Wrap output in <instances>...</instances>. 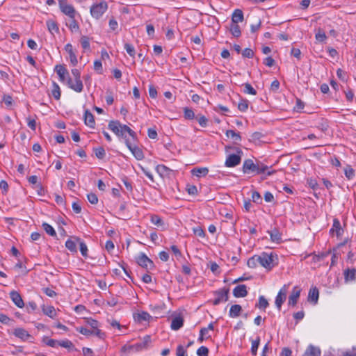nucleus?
<instances>
[{
  "label": "nucleus",
  "mask_w": 356,
  "mask_h": 356,
  "mask_svg": "<svg viewBox=\"0 0 356 356\" xmlns=\"http://www.w3.org/2000/svg\"><path fill=\"white\" fill-rule=\"evenodd\" d=\"M152 337L150 335H145L142 341L134 344H125L120 348L121 356H128L131 353H138L149 349L152 346Z\"/></svg>",
  "instance_id": "f257e3e1"
},
{
  "label": "nucleus",
  "mask_w": 356,
  "mask_h": 356,
  "mask_svg": "<svg viewBox=\"0 0 356 356\" xmlns=\"http://www.w3.org/2000/svg\"><path fill=\"white\" fill-rule=\"evenodd\" d=\"M108 128L111 130L118 137H122L124 139H128L126 133H127L134 141L137 140V135L135 131L131 129L127 125L122 124L118 120H112L108 123Z\"/></svg>",
  "instance_id": "f03ea898"
},
{
  "label": "nucleus",
  "mask_w": 356,
  "mask_h": 356,
  "mask_svg": "<svg viewBox=\"0 0 356 356\" xmlns=\"http://www.w3.org/2000/svg\"><path fill=\"white\" fill-rule=\"evenodd\" d=\"M72 74L74 78L75 83L72 81V78L68 76V79H67L66 84L67 86L76 92H82L83 89V84L82 81L81 80V72L78 69H72Z\"/></svg>",
  "instance_id": "7ed1b4c3"
},
{
  "label": "nucleus",
  "mask_w": 356,
  "mask_h": 356,
  "mask_svg": "<svg viewBox=\"0 0 356 356\" xmlns=\"http://www.w3.org/2000/svg\"><path fill=\"white\" fill-rule=\"evenodd\" d=\"M259 264L268 270H271L276 264L277 256L273 253L263 252L259 255Z\"/></svg>",
  "instance_id": "20e7f679"
},
{
  "label": "nucleus",
  "mask_w": 356,
  "mask_h": 356,
  "mask_svg": "<svg viewBox=\"0 0 356 356\" xmlns=\"http://www.w3.org/2000/svg\"><path fill=\"white\" fill-rule=\"evenodd\" d=\"M234 149L236 150V154H229L227 156L225 163L226 167L233 168L238 165L241 163L243 152L238 147H236Z\"/></svg>",
  "instance_id": "39448f33"
},
{
  "label": "nucleus",
  "mask_w": 356,
  "mask_h": 356,
  "mask_svg": "<svg viewBox=\"0 0 356 356\" xmlns=\"http://www.w3.org/2000/svg\"><path fill=\"white\" fill-rule=\"evenodd\" d=\"M108 9V4L106 1H101L98 3H95L90 7V14L92 17L98 19Z\"/></svg>",
  "instance_id": "423d86ee"
},
{
  "label": "nucleus",
  "mask_w": 356,
  "mask_h": 356,
  "mask_svg": "<svg viewBox=\"0 0 356 356\" xmlns=\"http://www.w3.org/2000/svg\"><path fill=\"white\" fill-rule=\"evenodd\" d=\"M137 264L142 268L149 270L154 268L155 266L152 259H150L144 252H140L136 257Z\"/></svg>",
  "instance_id": "0eeeda50"
},
{
  "label": "nucleus",
  "mask_w": 356,
  "mask_h": 356,
  "mask_svg": "<svg viewBox=\"0 0 356 356\" xmlns=\"http://www.w3.org/2000/svg\"><path fill=\"white\" fill-rule=\"evenodd\" d=\"M126 146L131 151L134 156L138 161L144 159V154L143 150L136 145H133L129 139H126Z\"/></svg>",
  "instance_id": "6e6552de"
},
{
  "label": "nucleus",
  "mask_w": 356,
  "mask_h": 356,
  "mask_svg": "<svg viewBox=\"0 0 356 356\" xmlns=\"http://www.w3.org/2000/svg\"><path fill=\"white\" fill-rule=\"evenodd\" d=\"M229 289L223 288L221 290H219L215 293V298L213 301V304L214 305H217L220 302H226L229 298Z\"/></svg>",
  "instance_id": "1a4fd4ad"
},
{
  "label": "nucleus",
  "mask_w": 356,
  "mask_h": 356,
  "mask_svg": "<svg viewBox=\"0 0 356 356\" xmlns=\"http://www.w3.org/2000/svg\"><path fill=\"white\" fill-rule=\"evenodd\" d=\"M287 285L284 284L281 289L279 291L276 298H275V305L278 310L281 309L282 305L284 303V302L286 300V293H287Z\"/></svg>",
  "instance_id": "9d476101"
},
{
  "label": "nucleus",
  "mask_w": 356,
  "mask_h": 356,
  "mask_svg": "<svg viewBox=\"0 0 356 356\" xmlns=\"http://www.w3.org/2000/svg\"><path fill=\"white\" fill-rule=\"evenodd\" d=\"M242 170L245 174H249L250 172L257 174V162L254 163L252 159H246L243 162Z\"/></svg>",
  "instance_id": "9b49d317"
},
{
  "label": "nucleus",
  "mask_w": 356,
  "mask_h": 356,
  "mask_svg": "<svg viewBox=\"0 0 356 356\" xmlns=\"http://www.w3.org/2000/svg\"><path fill=\"white\" fill-rule=\"evenodd\" d=\"M301 289L299 286H296L293 287L290 296H289L288 305L289 306L294 307L300 298Z\"/></svg>",
  "instance_id": "f8f14e48"
},
{
  "label": "nucleus",
  "mask_w": 356,
  "mask_h": 356,
  "mask_svg": "<svg viewBox=\"0 0 356 356\" xmlns=\"http://www.w3.org/2000/svg\"><path fill=\"white\" fill-rule=\"evenodd\" d=\"M59 6L61 11L70 18H74L75 10L72 5L65 3L63 1L59 0Z\"/></svg>",
  "instance_id": "ddd939ff"
},
{
  "label": "nucleus",
  "mask_w": 356,
  "mask_h": 356,
  "mask_svg": "<svg viewBox=\"0 0 356 356\" xmlns=\"http://www.w3.org/2000/svg\"><path fill=\"white\" fill-rule=\"evenodd\" d=\"M151 318V315L148 312L145 311L134 314V319L138 323L149 322Z\"/></svg>",
  "instance_id": "4468645a"
},
{
  "label": "nucleus",
  "mask_w": 356,
  "mask_h": 356,
  "mask_svg": "<svg viewBox=\"0 0 356 356\" xmlns=\"http://www.w3.org/2000/svg\"><path fill=\"white\" fill-rule=\"evenodd\" d=\"M9 295L12 301L17 307L22 308L24 307V302L19 292L13 290L10 292Z\"/></svg>",
  "instance_id": "2eb2a0df"
},
{
  "label": "nucleus",
  "mask_w": 356,
  "mask_h": 356,
  "mask_svg": "<svg viewBox=\"0 0 356 356\" xmlns=\"http://www.w3.org/2000/svg\"><path fill=\"white\" fill-rule=\"evenodd\" d=\"M55 71L59 76V80L61 82H64L67 79H68L69 72L64 65H56L55 66Z\"/></svg>",
  "instance_id": "dca6fc26"
},
{
  "label": "nucleus",
  "mask_w": 356,
  "mask_h": 356,
  "mask_svg": "<svg viewBox=\"0 0 356 356\" xmlns=\"http://www.w3.org/2000/svg\"><path fill=\"white\" fill-rule=\"evenodd\" d=\"M156 171L163 179L170 177L172 174L171 169L162 164L156 166Z\"/></svg>",
  "instance_id": "f3484780"
},
{
  "label": "nucleus",
  "mask_w": 356,
  "mask_h": 356,
  "mask_svg": "<svg viewBox=\"0 0 356 356\" xmlns=\"http://www.w3.org/2000/svg\"><path fill=\"white\" fill-rule=\"evenodd\" d=\"M13 334L20 339L21 340L25 341H27L29 338L31 337L30 334L22 327H17L13 331Z\"/></svg>",
  "instance_id": "a211bd4d"
},
{
  "label": "nucleus",
  "mask_w": 356,
  "mask_h": 356,
  "mask_svg": "<svg viewBox=\"0 0 356 356\" xmlns=\"http://www.w3.org/2000/svg\"><path fill=\"white\" fill-rule=\"evenodd\" d=\"M233 295L236 298H244L248 295L247 286L245 284L237 285L233 289Z\"/></svg>",
  "instance_id": "6ab92c4d"
},
{
  "label": "nucleus",
  "mask_w": 356,
  "mask_h": 356,
  "mask_svg": "<svg viewBox=\"0 0 356 356\" xmlns=\"http://www.w3.org/2000/svg\"><path fill=\"white\" fill-rule=\"evenodd\" d=\"M65 50L68 53L70 63L73 66H76L78 63L76 56L73 50V47L70 43L67 44L65 46Z\"/></svg>",
  "instance_id": "aec40b11"
},
{
  "label": "nucleus",
  "mask_w": 356,
  "mask_h": 356,
  "mask_svg": "<svg viewBox=\"0 0 356 356\" xmlns=\"http://www.w3.org/2000/svg\"><path fill=\"white\" fill-rule=\"evenodd\" d=\"M184 325V319L181 316H176L172 318L170 327L172 330H179Z\"/></svg>",
  "instance_id": "412c9836"
},
{
  "label": "nucleus",
  "mask_w": 356,
  "mask_h": 356,
  "mask_svg": "<svg viewBox=\"0 0 356 356\" xmlns=\"http://www.w3.org/2000/svg\"><path fill=\"white\" fill-rule=\"evenodd\" d=\"M84 123L90 128H94L95 125L94 115L88 110L84 113Z\"/></svg>",
  "instance_id": "4be33fe9"
},
{
  "label": "nucleus",
  "mask_w": 356,
  "mask_h": 356,
  "mask_svg": "<svg viewBox=\"0 0 356 356\" xmlns=\"http://www.w3.org/2000/svg\"><path fill=\"white\" fill-rule=\"evenodd\" d=\"M343 232L340 221L337 218H334L333 220L332 227L330 229V232L332 234L335 232L336 235L339 236L342 234Z\"/></svg>",
  "instance_id": "5701e85b"
},
{
  "label": "nucleus",
  "mask_w": 356,
  "mask_h": 356,
  "mask_svg": "<svg viewBox=\"0 0 356 356\" xmlns=\"http://www.w3.org/2000/svg\"><path fill=\"white\" fill-rule=\"evenodd\" d=\"M268 233L269 234L273 242L280 243L282 241V235L277 228L275 227L273 229L268 231Z\"/></svg>",
  "instance_id": "b1692460"
},
{
  "label": "nucleus",
  "mask_w": 356,
  "mask_h": 356,
  "mask_svg": "<svg viewBox=\"0 0 356 356\" xmlns=\"http://www.w3.org/2000/svg\"><path fill=\"white\" fill-rule=\"evenodd\" d=\"M321 352L319 348L309 345L305 350L303 356H321Z\"/></svg>",
  "instance_id": "393cba45"
},
{
  "label": "nucleus",
  "mask_w": 356,
  "mask_h": 356,
  "mask_svg": "<svg viewBox=\"0 0 356 356\" xmlns=\"http://www.w3.org/2000/svg\"><path fill=\"white\" fill-rule=\"evenodd\" d=\"M319 291L316 287H312L310 289L308 294V300L309 302L316 304L318 300Z\"/></svg>",
  "instance_id": "a878e982"
},
{
  "label": "nucleus",
  "mask_w": 356,
  "mask_h": 356,
  "mask_svg": "<svg viewBox=\"0 0 356 356\" xmlns=\"http://www.w3.org/2000/svg\"><path fill=\"white\" fill-rule=\"evenodd\" d=\"M213 332V323H211L209 324L207 327L202 328V341L204 339H207L211 337V334Z\"/></svg>",
  "instance_id": "bb28decb"
},
{
  "label": "nucleus",
  "mask_w": 356,
  "mask_h": 356,
  "mask_svg": "<svg viewBox=\"0 0 356 356\" xmlns=\"http://www.w3.org/2000/svg\"><path fill=\"white\" fill-rule=\"evenodd\" d=\"M242 311V307L240 305H233L231 306L229 312V316L230 318H237L240 316Z\"/></svg>",
  "instance_id": "cd10ccee"
},
{
  "label": "nucleus",
  "mask_w": 356,
  "mask_h": 356,
  "mask_svg": "<svg viewBox=\"0 0 356 356\" xmlns=\"http://www.w3.org/2000/svg\"><path fill=\"white\" fill-rule=\"evenodd\" d=\"M346 282L353 281L356 279V270L355 268L346 269L343 272Z\"/></svg>",
  "instance_id": "c85d7f7f"
},
{
  "label": "nucleus",
  "mask_w": 356,
  "mask_h": 356,
  "mask_svg": "<svg viewBox=\"0 0 356 356\" xmlns=\"http://www.w3.org/2000/svg\"><path fill=\"white\" fill-rule=\"evenodd\" d=\"M243 20V13L241 10L236 9L232 16V22L234 24L242 22Z\"/></svg>",
  "instance_id": "c756f323"
},
{
  "label": "nucleus",
  "mask_w": 356,
  "mask_h": 356,
  "mask_svg": "<svg viewBox=\"0 0 356 356\" xmlns=\"http://www.w3.org/2000/svg\"><path fill=\"white\" fill-rule=\"evenodd\" d=\"M184 118L186 119L193 120L194 118H195L198 121V122L200 124V118H199L197 115L195 116L194 111L191 108L184 107Z\"/></svg>",
  "instance_id": "7c9ffc66"
},
{
  "label": "nucleus",
  "mask_w": 356,
  "mask_h": 356,
  "mask_svg": "<svg viewBox=\"0 0 356 356\" xmlns=\"http://www.w3.org/2000/svg\"><path fill=\"white\" fill-rule=\"evenodd\" d=\"M51 95L55 99L59 100L60 99L61 91L58 83L55 81L52 82Z\"/></svg>",
  "instance_id": "2f4dec72"
},
{
  "label": "nucleus",
  "mask_w": 356,
  "mask_h": 356,
  "mask_svg": "<svg viewBox=\"0 0 356 356\" xmlns=\"http://www.w3.org/2000/svg\"><path fill=\"white\" fill-rule=\"evenodd\" d=\"M76 241L79 244V248H80V251H81L82 256L86 258L88 257L87 245L86 244V243L84 241H83L79 238H76Z\"/></svg>",
  "instance_id": "473e14b6"
},
{
  "label": "nucleus",
  "mask_w": 356,
  "mask_h": 356,
  "mask_svg": "<svg viewBox=\"0 0 356 356\" xmlns=\"http://www.w3.org/2000/svg\"><path fill=\"white\" fill-rule=\"evenodd\" d=\"M269 304L268 300L265 298L264 296H260L259 297V301L256 304L255 307H258L261 309L265 310L268 307Z\"/></svg>",
  "instance_id": "72a5a7b5"
},
{
  "label": "nucleus",
  "mask_w": 356,
  "mask_h": 356,
  "mask_svg": "<svg viewBox=\"0 0 356 356\" xmlns=\"http://www.w3.org/2000/svg\"><path fill=\"white\" fill-rule=\"evenodd\" d=\"M47 26L49 31L52 35L54 33H58L59 31V29H58L57 23L53 20L47 21Z\"/></svg>",
  "instance_id": "f704fd0d"
},
{
  "label": "nucleus",
  "mask_w": 356,
  "mask_h": 356,
  "mask_svg": "<svg viewBox=\"0 0 356 356\" xmlns=\"http://www.w3.org/2000/svg\"><path fill=\"white\" fill-rule=\"evenodd\" d=\"M43 229L46 232L47 234L51 236L56 237L57 236L56 232L54 227L48 224L47 222H43L42 225Z\"/></svg>",
  "instance_id": "c9c22d12"
},
{
  "label": "nucleus",
  "mask_w": 356,
  "mask_h": 356,
  "mask_svg": "<svg viewBox=\"0 0 356 356\" xmlns=\"http://www.w3.org/2000/svg\"><path fill=\"white\" fill-rule=\"evenodd\" d=\"M58 346L67 348L69 351L76 350L72 342L68 339L59 341Z\"/></svg>",
  "instance_id": "e433bc0d"
},
{
  "label": "nucleus",
  "mask_w": 356,
  "mask_h": 356,
  "mask_svg": "<svg viewBox=\"0 0 356 356\" xmlns=\"http://www.w3.org/2000/svg\"><path fill=\"white\" fill-rule=\"evenodd\" d=\"M42 312L48 316L49 317L54 318L56 316V310L55 308L53 306H49L47 307H45L44 305L42 307Z\"/></svg>",
  "instance_id": "4c0bfd02"
},
{
  "label": "nucleus",
  "mask_w": 356,
  "mask_h": 356,
  "mask_svg": "<svg viewBox=\"0 0 356 356\" xmlns=\"http://www.w3.org/2000/svg\"><path fill=\"white\" fill-rule=\"evenodd\" d=\"M260 344V337H257L254 340L252 341L251 346V353L252 355L256 356L257 354V350Z\"/></svg>",
  "instance_id": "58836bf2"
},
{
  "label": "nucleus",
  "mask_w": 356,
  "mask_h": 356,
  "mask_svg": "<svg viewBox=\"0 0 356 356\" xmlns=\"http://www.w3.org/2000/svg\"><path fill=\"white\" fill-rule=\"evenodd\" d=\"M230 31L232 35L235 38H238L241 35V29L238 24L232 23L230 26Z\"/></svg>",
  "instance_id": "ea45409f"
},
{
  "label": "nucleus",
  "mask_w": 356,
  "mask_h": 356,
  "mask_svg": "<svg viewBox=\"0 0 356 356\" xmlns=\"http://www.w3.org/2000/svg\"><path fill=\"white\" fill-rule=\"evenodd\" d=\"M226 136L229 138H232L235 142L241 140L240 134L238 132L234 131V130H227L226 131Z\"/></svg>",
  "instance_id": "a19ab883"
},
{
  "label": "nucleus",
  "mask_w": 356,
  "mask_h": 356,
  "mask_svg": "<svg viewBox=\"0 0 356 356\" xmlns=\"http://www.w3.org/2000/svg\"><path fill=\"white\" fill-rule=\"evenodd\" d=\"M259 264V255H254L248 260L247 264L249 268H256Z\"/></svg>",
  "instance_id": "79ce46f5"
},
{
  "label": "nucleus",
  "mask_w": 356,
  "mask_h": 356,
  "mask_svg": "<svg viewBox=\"0 0 356 356\" xmlns=\"http://www.w3.org/2000/svg\"><path fill=\"white\" fill-rule=\"evenodd\" d=\"M65 247L71 252H76V243L71 239H67L65 242Z\"/></svg>",
  "instance_id": "37998d69"
},
{
  "label": "nucleus",
  "mask_w": 356,
  "mask_h": 356,
  "mask_svg": "<svg viewBox=\"0 0 356 356\" xmlns=\"http://www.w3.org/2000/svg\"><path fill=\"white\" fill-rule=\"evenodd\" d=\"M315 38L319 42H324L327 39V36L321 29H318L317 33L315 35Z\"/></svg>",
  "instance_id": "c03bdc74"
},
{
  "label": "nucleus",
  "mask_w": 356,
  "mask_h": 356,
  "mask_svg": "<svg viewBox=\"0 0 356 356\" xmlns=\"http://www.w3.org/2000/svg\"><path fill=\"white\" fill-rule=\"evenodd\" d=\"M42 341L48 346L54 348L59 343V341L56 339H49L47 337H44Z\"/></svg>",
  "instance_id": "a18cd8bd"
},
{
  "label": "nucleus",
  "mask_w": 356,
  "mask_h": 356,
  "mask_svg": "<svg viewBox=\"0 0 356 356\" xmlns=\"http://www.w3.org/2000/svg\"><path fill=\"white\" fill-rule=\"evenodd\" d=\"M344 174L348 179H352L355 176V170L350 165H347L344 169Z\"/></svg>",
  "instance_id": "49530a36"
},
{
  "label": "nucleus",
  "mask_w": 356,
  "mask_h": 356,
  "mask_svg": "<svg viewBox=\"0 0 356 356\" xmlns=\"http://www.w3.org/2000/svg\"><path fill=\"white\" fill-rule=\"evenodd\" d=\"M151 222L152 224L158 227L163 226L164 225L163 220L158 215H152L151 216Z\"/></svg>",
  "instance_id": "de8ad7c7"
},
{
  "label": "nucleus",
  "mask_w": 356,
  "mask_h": 356,
  "mask_svg": "<svg viewBox=\"0 0 356 356\" xmlns=\"http://www.w3.org/2000/svg\"><path fill=\"white\" fill-rule=\"evenodd\" d=\"M72 20L67 26L69 27L72 32H78L79 31V26L74 18H71Z\"/></svg>",
  "instance_id": "09e8293b"
},
{
  "label": "nucleus",
  "mask_w": 356,
  "mask_h": 356,
  "mask_svg": "<svg viewBox=\"0 0 356 356\" xmlns=\"http://www.w3.org/2000/svg\"><path fill=\"white\" fill-rule=\"evenodd\" d=\"M124 49L127 52V54L132 58H135L136 56V51L134 47L129 44V43H125L124 44Z\"/></svg>",
  "instance_id": "8fccbe9b"
},
{
  "label": "nucleus",
  "mask_w": 356,
  "mask_h": 356,
  "mask_svg": "<svg viewBox=\"0 0 356 356\" xmlns=\"http://www.w3.org/2000/svg\"><path fill=\"white\" fill-rule=\"evenodd\" d=\"M94 152L95 156L99 159H103L106 156L105 150L102 147L94 148Z\"/></svg>",
  "instance_id": "3c124183"
},
{
  "label": "nucleus",
  "mask_w": 356,
  "mask_h": 356,
  "mask_svg": "<svg viewBox=\"0 0 356 356\" xmlns=\"http://www.w3.org/2000/svg\"><path fill=\"white\" fill-rule=\"evenodd\" d=\"M316 127L323 132H326L328 127V122L327 120H321L320 122L316 125Z\"/></svg>",
  "instance_id": "603ef678"
},
{
  "label": "nucleus",
  "mask_w": 356,
  "mask_h": 356,
  "mask_svg": "<svg viewBox=\"0 0 356 356\" xmlns=\"http://www.w3.org/2000/svg\"><path fill=\"white\" fill-rule=\"evenodd\" d=\"M238 108L241 112H245L248 108V101L247 99H241L238 104Z\"/></svg>",
  "instance_id": "864d4df0"
},
{
  "label": "nucleus",
  "mask_w": 356,
  "mask_h": 356,
  "mask_svg": "<svg viewBox=\"0 0 356 356\" xmlns=\"http://www.w3.org/2000/svg\"><path fill=\"white\" fill-rule=\"evenodd\" d=\"M186 191L191 195H195L197 194V187L193 184H187L186 186Z\"/></svg>",
  "instance_id": "5fc2aeb1"
},
{
  "label": "nucleus",
  "mask_w": 356,
  "mask_h": 356,
  "mask_svg": "<svg viewBox=\"0 0 356 356\" xmlns=\"http://www.w3.org/2000/svg\"><path fill=\"white\" fill-rule=\"evenodd\" d=\"M244 92L247 94H250L252 95H255L257 94V91L255 89L248 83L244 84Z\"/></svg>",
  "instance_id": "6e6d98bb"
},
{
  "label": "nucleus",
  "mask_w": 356,
  "mask_h": 356,
  "mask_svg": "<svg viewBox=\"0 0 356 356\" xmlns=\"http://www.w3.org/2000/svg\"><path fill=\"white\" fill-rule=\"evenodd\" d=\"M81 44L84 49H90V42H89V38L87 36H82L81 38Z\"/></svg>",
  "instance_id": "4d7b16f0"
},
{
  "label": "nucleus",
  "mask_w": 356,
  "mask_h": 356,
  "mask_svg": "<svg viewBox=\"0 0 356 356\" xmlns=\"http://www.w3.org/2000/svg\"><path fill=\"white\" fill-rule=\"evenodd\" d=\"M37 305L33 301L29 302L26 305V309L28 313H31L37 309Z\"/></svg>",
  "instance_id": "13d9d810"
},
{
  "label": "nucleus",
  "mask_w": 356,
  "mask_h": 356,
  "mask_svg": "<svg viewBox=\"0 0 356 356\" xmlns=\"http://www.w3.org/2000/svg\"><path fill=\"white\" fill-rule=\"evenodd\" d=\"M3 102L7 106V107H10L13 104V97L9 95H4L3 96Z\"/></svg>",
  "instance_id": "bf43d9fd"
},
{
  "label": "nucleus",
  "mask_w": 356,
  "mask_h": 356,
  "mask_svg": "<svg viewBox=\"0 0 356 356\" xmlns=\"http://www.w3.org/2000/svg\"><path fill=\"white\" fill-rule=\"evenodd\" d=\"M88 200L92 204H96L98 202V197L96 194L90 193L87 195Z\"/></svg>",
  "instance_id": "052dcab7"
},
{
  "label": "nucleus",
  "mask_w": 356,
  "mask_h": 356,
  "mask_svg": "<svg viewBox=\"0 0 356 356\" xmlns=\"http://www.w3.org/2000/svg\"><path fill=\"white\" fill-rule=\"evenodd\" d=\"M257 167H258L257 174L265 173L266 172V170L268 169V165H266L259 161L257 162Z\"/></svg>",
  "instance_id": "680f3d73"
},
{
  "label": "nucleus",
  "mask_w": 356,
  "mask_h": 356,
  "mask_svg": "<svg viewBox=\"0 0 356 356\" xmlns=\"http://www.w3.org/2000/svg\"><path fill=\"white\" fill-rule=\"evenodd\" d=\"M76 330L78 332H79L81 334L86 335V336H89V335H91L93 334L92 330H90L88 328L84 327H77Z\"/></svg>",
  "instance_id": "e2e57ef3"
},
{
  "label": "nucleus",
  "mask_w": 356,
  "mask_h": 356,
  "mask_svg": "<svg viewBox=\"0 0 356 356\" xmlns=\"http://www.w3.org/2000/svg\"><path fill=\"white\" fill-rule=\"evenodd\" d=\"M13 321L7 315L0 313V322L5 325H9L10 322Z\"/></svg>",
  "instance_id": "0e129e2a"
},
{
  "label": "nucleus",
  "mask_w": 356,
  "mask_h": 356,
  "mask_svg": "<svg viewBox=\"0 0 356 356\" xmlns=\"http://www.w3.org/2000/svg\"><path fill=\"white\" fill-rule=\"evenodd\" d=\"M242 56L244 58H251L254 56V51L250 48H245L242 52Z\"/></svg>",
  "instance_id": "69168bd1"
},
{
  "label": "nucleus",
  "mask_w": 356,
  "mask_h": 356,
  "mask_svg": "<svg viewBox=\"0 0 356 356\" xmlns=\"http://www.w3.org/2000/svg\"><path fill=\"white\" fill-rule=\"evenodd\" d=\"M252 200L254 202L261 203V197L259 192L253 191L252 193Z\"/></svg>",
  "instance_id": "338daca9"
},
{
  "label": "nucleus",
  "mask_w": 356,
  "mask_h": 356,
  "mask_svg": "<svg viewBox=\"0 0 356 356\" xmlns=\"http://www.w3.org/2000/svg\"><path fill=\"white\" fill-rule=\"evenodd\" d=\"M94 69L96 70L99 74L102 73V61L99 60H97L94 62Z\"/></svg>",
  "instance_id": "774afa93"
}]
</instances>
